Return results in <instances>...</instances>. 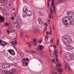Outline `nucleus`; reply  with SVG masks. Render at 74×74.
<instances>
[{"mask_svg":"<svg viewBox=\"0 0 74 74\" xmlns=\"http://www.w3.org/2000/svg\"><path fill=\"white\" fill-rule=\"evenodd\" d=\"M62 40L64 42V44L66 46L68 45L69 43H71L72 41V39L70 37L67 36H64L62 38Z\"/></svg>","mask_w":74,"mask_h":74,"instance_id":"nucleus-1","label":"nucleus"},{"mask_svg":"<svg viewBox=\"0 0 74 74\" xmlns=\"http://www.w3.org/2000/svg\"><path fill=\"white\" fill-rule=\"evenodd\" d=\"M23 15L24 18H26L27 17V16H32V11L30 10H27L26 12L23 13Z\"/></svg>","mask_w":74,"mask_h":74,"instance_id":"nucleus-2","label":"nucleus"},{"mask_svg":"<svg viewBox=\"0 0 74 74\" xmlns=\"http://www.w3.org/2000/svg\"><path fill=\"white\" fill-rule=\"evenodd\" d=\"M7 74H13L16 73V69H13L10 71H6Z\"/></svg>","mask_w":74,"mask_h":74,"instance_id":"nucleus-3","label":"nucleus"},{"mask_svg":"<svg viewBox=\"0 0 74 74\" xmlns=\"http://www.w3.org/2000/svg\"><path fill=\"white\" fill-rule=\"evenodd\" d=\"M21 22H20V21H18V20H15L14 22V26L15 27H17L18 26H19V23H20Z\"/></svg>","mask_w":74,"mask_h":74,"instance_id":"nucleus-4","label":"nucleus"},{"mask_svg":"<svg viewBox=\"0 0 74 74\" xmlns=\"http://www.w3.org/2000/svg\"><path fill=\"white\" fill-rule=\"evenodd\" d=\"M8 52L9 53L12 55H13L14 56V55H15V51H14V50L12 49H9L8 50Z\"/></svg>","mask_w":74,"mask_h":74,"instance_id":"nucleus-5","label":"nucleus"},{"mask_svg":"<svg viewBox=\"0 0 74 74\" xmlns=\"http://www.w3.org/2000/svg\"><path fill=\"white\" fill-rule=\"evenodd\" d=\"M62 23L64 24V25H66V27H69V26H67V25H69V26H71V23L70 21L69 22H68V23H65V21H62Z\"/></svg>","mask_w":74,"mask_h":74,"instance_id":"nucleus-6","label":"nucleus"},{"mask_svg":"<svg viewBox=\"0 0 74 74\" xmlns=\"http://www.w3.org/2000/svg\"><path fill=\"white\" fill-rule=\"evenodd\" d=\"M67 47L66 48V49L68 50L69 51H71V50H72V47L71 45L70 44H68L67 45Z\"/></svg>","mask_w":74,"mask_h":74,"instance_id":"nucleus-7","label":"nucleus"},{"mask_svg":"<svg viewBox=\"0 0 74 74\" xmlns=\"http://www.w3.org/2000/svg\"><path fill=\"white\" fill-rule=\"evenodd\" d=\"M70 56L69 53H65L64 55V57L65 58V59H68L69 58V57Z\"/></svg>","mask_w":74,"mask_h":74,"instance_id":"nucleus-8","label":"nucleus"},{"mask_svg":"<svg viewBox=\"0 0 74 74\" xmlns=\"http://www.w3.org/2000/svg\"><path fill=\"white\" fill-rule=\"evenodd\" d=\"M38 23L39 25H42L43 24V21L41 18H39L38 19Z\"/></svg>","mask_w":74,"mask_h":74,"instance_id":"nucleus-9","label":"nucleus"},{"mask_svg":"<svg viewBox=\"0 0 74 74\" xmlns=\"http://www.w3.org/2000/svg\"><path fill=\"white\" fill-rule=\"evenodd\" d=\"M8 65L7 64L4 63L3 64L2 67L3 69H7L8 68Z\"/></svg>","mask_w":74,"mask_h":74,"instance_id":"nucleus-10","label":"nucleus"},{"mask_svg":"<svg viewBox=\"0 0 74 74\" xmlns=\"http://www.w3.org/2000/svg\"><path fill=\"white\" fill-rule=\"evenodd\" d=\"M57 67L56 69V70H58V71H59V67H60V66L62 65V64L60 63V62H58L57 64Z\"/></svg>","mask_w":74,"mask_h":74,"instance_id":"nucleus-11","label":"nucleus"},{"mask_svg":"<svg viewBox=\"0 0 74 74\" xmlns=\"http://www.w3.org/2000/svg\"><path fill=\"white\" fill-rule=\"evenodd\" d=\"M23 10L24 12L23 13H25L27 11V8L26 6H25L24 8H23Z\"/></svg>","mask_w":74,"mask_h":74,"instance_id":"nucleus-12","label":"nucleus"},{"mask_svg":"<svg viewBox=\"0 0 74 74\" xmlns=\"http://www.w3.org/2000/svg\"><path fill=\"white\" fill-rule=\"evenodd\" d=\"M5 18L4 16L2 17V16H1L0 17V22L1 23H2L3 22H4V18Z\"/></svg>","mask_w":74,"mask_h":74,"instance_id":"nucleus-13","label":"nucleus"},{"mask_svg":"<svg viewBox=\"0 0 74 74\" xmlns=\"http://www.w3.org/2000/svg\"><path fill=\"white\" fill-rule=\"evenodd\" d=\"M34 32L35 33H37V32L39 33V32H40V30H39V29L37 28H35L34 29Z\"/></svg>","mask_w":74,"mask_h":74,"instance_id":"nucleus-14","label":"nucleus"},{"mask_svg":"<svg viewBox=\"0 0 74 74\" xmlns=\"http://www.w3.org/2000/svg\"><path fill=\"white\" fill-rule=\"evenodd\" d=\"M38 48L40 50H42L44 49V47L42 45H40L38 46Z\"/></svg>","mask_w":74,"mask_h":74,"instance_id":"nucleus-15","label":"nucleus"},{"mask_svg":"<svg viewBox=\"0 0 74 74\" xmlns=\"http://www.w3.org/2000/svg\"><path fill=\"white\" fill-rule=\"evenodd\" d=\"M15 18L16 19L15 21H16V20H18V21H20V22H21V19L19 18V17L18 16H15Z\"/></svg>","mask_w":74,"mask_h":74,"instance_id":"nucleus-16","label":"nucleus"},{"mask_svg":"<svg viewBox=\"0 0 74 74\" xmlns=\"http://www.w3.org/2000/svg\"><path fill=\"white\" fill-rule=\"evenodd\" d=\"M42 38H40V39H39L38 40V42L39 43V44H41V42H42Z\"/></svg>","mask_w":74,"mask_h":74,"instance_id":"nucleus-17","label":"nucleus"},{"mask_svg":"<svg viewBox=\"0 0 74 74\" xmlns=\"http://www.w3.org/2000/svg\"><path fill=\"white\" fill-rule=\"evenodd\" d=\"M10 33H14L15 31V29H11L10 30Z\"/></svg>","mask_w":74,"mask_h":74,"instance_id":"nucleus-18","label":"nucleus"},{"mask_svg":"<svg viewBox=\"0 0 74 74\" xmlns=\"http://www.w3.org/2000/svg\"><path fill=\"white\" fill-rule=\"evenodd\" d=\"M3 43H4V44H1V45H2V46H3V47H5V45H6L7 43H6L4 42H3Z\"/></svg>","mask_w":74,"mask_h":74,"instance_id":"nucleus-19","label":"nucleus"},{"mask_svg":"<svg viewBox=\"0 0 74 74\" xmlns=\"http://www.w3.org/2000/svg\"><path fill=\"white\" fill-rule=\"evenodd\" d=\"M27 44L29 45V47H31L32 46V44H30V42H27Z\"/></svg>","mask_w":74,"mask_h":74,"instance_id":"nucleus-20","label":"nucleus"},{"mask_svg":"<svg viewBox=\"0 0 74 74\" xmlns=\"http://www.w3.org/2000/svg\"><path fill=\"white\" fill-rule=\"evenodd\" d=\"M61 2H62L61 0H57L56 3L58 4H59V3H60Z\"/></svg>","mask_w":74,"mask_h":74,"instance_id":"nucleus-21","label":"nucleus"},{"mask_svg":"<svg viewBox=\"0 0 74 74\" xmlns=\"http://www.w3.org/2000/svg\"><path fill=\"white\" fill-rule=\"evenodd\" d=\"M70 22H71V25H74V21H70Z\"/></svg>","mask_w":74,"mask_h":74,"instance_id":"nucleus-22","label":"nucleus"},{"mask_svg":"<svg viewBox=\"0 0 74 74\" xmlns=\"http://www.w3.org/2000/svg\"><path fill=\"white\" fill-rule=\"evenodd\" d=\"M23 34V31L21 30L20 31V36H22Z\"/></svg>","mask_w":74,"mask_h":74,"instance_id":"nucleus-23","label":"nucleus"},{"mask_svg":"<svg viewBox=\"0 0 74 74\" xmlns=\"http://www.w3.org/2000/svg\"><path fill=\"white\" fill-rule=\"evenodd\" d=\"M5 27H6V26H8V23H5Z\"/></svg>","mask_w":74,"mask_h":74,"instance_id":"nucleus-24","label":"nucleus"},{"mask_svg":"<svg viewBox=\"0 0 74 74\" xmlns=\"http://www.w3.org/2000/svg\"><path fill=\"white\" fill-rule=\"evenodd\" d=\"M58 71L60 73H62V69H58Z\"/></svg>","mask_w":74,"mask_h":74,"instance_id":"nucleus-25","label":"nucleus"},{"mask_svg":"<svg viewBox=\"0 0 74 74\" xmlns=\"http://www.w3.org/2000/svg\"><path fill=\"white\" fill-rule=\"evenodd\" d=\"M45 40H48V36H47V35H46L45 36Z\"/></svg>","mask_w":74,"mask_h":74,"instance_id":"nucleus-26","label":"nucleus"},{"mask_svg":"<svg viewBox=\"0 0 74 74\" xmlns=\"http://www.w3.org/2000/svg\"><path fill=\"white\" fill-rule=\"evenodd\" d=\"M56 10V7H55V6H54L53 7V10L54 11V12H55V11H56V10Z\"/></svg>","mask_w":74,"mask_h":74,"instance_id":"nucleus-27","label":"nucleus"},{"mask_svg":"<svg viewBox=\"0 0 74 74\" xmlns=\"http://www.w3.org/2000/svg\"><path fill=\"white\" fill-rule=\"evenodd\" d=\"M40 55H44V54L41 51L40 53H39Z\"/></svg>","mask_w":74,"mask_h":74,"instance_id":"nucleus-28","label":"nucleus"},{"mask_svg":"<svg viewBox=\"0 0 74 74\" xmlns=\"http://www.w3.org/2000/svg\"><path fill=\"white\" fill-rule=\"evenodd\" d=\"M36 40H37L36 38H34L33 39V41L34 42H36Z\"/></svg>","mask_w":74,"mask_h":74,"instance_id":"nucleus-29","label":"nucleus"},{"mask_svg":"<svg viewBox=\"0 0 74 74\" xmlns=\"http://www.w3.org/2000/svg\"><path fill=\"white\" fill-rule=\"evenodd\" d=\"M8 1L10 3H12V0H8Z\"/></svg>","mask_w":74,"mask_h":74,"instance_id":"nucleus-30","label":"nucleus"},{"mask_svg":"<svg viewBox=\"0 0 74 74\" xmlns=\"http://www.w3.org/2000/svg\"><path fill=\"white\" fill-rule=\"evenodd\" d=\"M11 20H14V16H12L11 18Z\"/></svg>","mask_w":74,"mask_h":74,"instance_id":"nucleus-31","label":"nucleus"},{"mask_svg":"<svg viewBox=\"0 0 74 74\" xmlns=\"http://www.w3.org/2000/svg\"><path fill=\"white\" fill-rule=\"evenodd\" d=\"M53 10H51V14H53Z\"/></svg>","mask_w":74,"mask_h":74,"instance_id":"nucleus-32","label":"nucleus"},{"mask_svg":"<svg viewBox=\"0 0 74 74\" xmlns=\"http://www.w3.org/2000/svg\"><path fill=\"white\" fill-rule=\"evenodd\" d=\"M45 42L48 43V39H45Z\"/></svg>","mask_w":74,"mask_h":74,"instance_id":"nucleus-33","label":"nucleus"},{"mask_svg":"<svg viewBox=\"0 0 74 74\" xmlns=\"http://www.w3.org/2000/svg\"><path fill=\"white\" fill-rule=\"evenodd\" d=\"M12 44V45H14V42L12 41L11 42Z\"/></svg>","mask_w":74,"mask_h":74,"instance_id":"nucleus-34","label":"nucleus"},{"mask_svg":"<svg viewBox=\"0 0 74 74\" xmlns=\"http://www.w3.org/2000/svg\"><path fill=\"white\" fill-rule=\"evenodd\" d=\"M51 5L52 6H53L54 5L55 3H54V2H51Z\"/></svg>","mask_w":74,"mask_h":74,"instance_id":"nucleus-35","label":"nucleus"},{"mask_svg":"<svg viewBox=\"0 0 74 74\" xmlns=\"http://www.w3.org/2000/svg\"><path fill=\"white\" fill-rule=\"evenodd\" d=\"M14 43V44H15V45H16L17 44V42L15 40Z\"/></svg>","mask_w":74,"mask_h":74,"instance_id":"nucleus-36","label":"nucleus"},{"mask_svg":"<svg viewBox=\"0 0 74 74\" xmlns=\"http://www.w3.org/2000/svg\"><path fill=\"white\" fill-rule=\"evenodd\" d=\"M25 65H26V66H27V65H28V63H27V62H26Z\"/></svg>","mask_w":74,"mask_h":74,"instance_id":"nucleus-37","label":"nucleus"},{"mask_svg":"<svg viewBox=\"0 0 74 74\" xmlns=\"http://www.w3.org/2000/svg\"><path fill=\"white\" fill-rule=\"evenodd\" d=\"M49 35H51L52 34V31H50V32L49 33Z\"/></svg>","mask_w":74,"mask_h":74,"instance_id":"nucleus-38","label":"nucleus"},{"mask_svg":"<svg viewBox=\"0 0 74 74\" xmlns=\"http://www.w3.org/2000/svg\"><path fill=\"white\" fill-rule=\"evenodd\" d=\"M24 2H25V3H26V2H27V0H23Z\"/></svg>","mask_w":74,"mask_h":74,"instance_id":"nucleus-39","label":"nucleus"},{"mask_svg":"<svg viewBox=\"0 0 74 74\" xmlns=\"http://www.w3.org/2000/svg\"><path fill=\"white\" fill-rule=\"evenodd\" d=\"M59 39H58V41H57V45H58V44H59Z\"/></svg>","mask_w":74,"mask_h":74,"instance_id":"nucleus-40","label":"nucleus"},{"mask_svg":"<svg viewBox=\"0 0 74 74\" xmlns=\"http://www.w3.org/2000/svg\"><path fill=\"white\" fill-rule=\"evenodd\" d=\"M22 62L23 64H24L25 63V62L23 61V60H22Z\"/></svg>","mask_w":74,"mask_h":74,"instance_id":"nucleus-41","label":"nucleus"},{"mask_svg":"<svg viewBox=\"0 0 74 74\" xmlns=\"http://www.w3.org/2000/svg\"><path fill=\"white\" fill-rule=\"evenodd\" d=\"M52 61L53 63H54L55 60H53V59H52Z\"/></svg>","mask_w":74,"mask_h":74,"instance_id":"nucleus-42","label":"nucleus"},{"mask_svg":"<svg viewBox=\"0 0 74 74\" xmlns=\"http://www.w3.org/2000/svg\"><path fill=\"white\" fill-rule=\"evenodd\" d=\"M25 60L26 61H29V59L28 58H26V59Z\"/></svg>","mask_w":74,"mask_h":74,"instance_id":"nucleus-43","label":"nucleus"},{"mask_svg":"<svg viewBox=\"0 0 74 74\" xmlns=\"http://www.w3.org/2000/svg\"><path fill=\"white\" fill-rule=\"evenodd\" d=\"M47 4H48V6H49V1H48L47 2Z\"/></svg>","mask_w":74,"mask_h":74,"instance_id":"nucleus-44","label":"nucleus"},{"mask_svg":"<svg viewBox=\"0 0 74 74\" xmlns=\"http://www.w3.org/2000/svg\"><path fill=\"white\" fill-rule=\"evenodd\" d=\"M7 32L8 33V34H9V33H10V31H9L8 30H7Z\"/></svg>","mask_w":74,"mask_h":74,"instance_id":"nucleus-45","label":"nucleus"},{"mask_svg":"<svg viewBox=\"0 0 74 74\" xmlns=\"http://www.w3.org/2000/svg\"><path fill=\"white\" fill-rule=\"evenodd\" d=\"M46 34L47 35H48V34H49V32L48 31H47L46 32Z\"/></svg>","mask_w":74,"mask_h":74,"instance_id":"nucleus-46","label":"nucleus"},{"mask_svg":"<svg viewBox=\"0 0 74 74\" xmlns=\"http://www.w3.org/2000/svg\"><path fill=\"white\" fill-rule=\"evenodd\" d=\"M49 17L50 19H51V14H50Z\"/></svg>","mask_w":74,"mask_h":74,"instance_id":"nucleus-47","label":"nucleus"},{"mask_svg":"<svg viewBox=\"0 0 74 74\" xmlns=\"http://www.w3.org/2000/svg\"><path fill=\"white\" fill-rule=\"evenodd\" d=\"M51 57H53V56H54V55H53V53H52L51 54Z\"/></svg>","mask_w":74,"mask_h":74,"instance_id":"nucleus-48","label":"nucleus"},{"mask_svg":"<svg viewBox=\"0 0 74 74\" xmlns=\"http://www.w3.org/2000/svg\"><path fill=\"white\" fill-rule=\"evenodd\" d=\"M25 37H26L27 38V39H28V38H29V37H28V36H27V35L25 36Z\"/></svg>","mask_w":74,"mask_h":74,"instance_id":"nucleus-49","label":"nucleus"},{"mask_svg":"<svg viewBox=\"0 0 74 74\" xmlns=\"http://www.w3.org/2000/svg\"><path fill=\"white\" fill-rule=\"evenodd\" d=\"M54 44L53 43L51 44V47H53V46H54L53 45Z\"/></svg>","mask_w":74,"mask_h":74,"instance_id":"nucleus-50","label":"nucleus"},{"mask_svg":"<svg viewBox=\"0 0 74 74\" xmlns=\"http://www.w3.org/2000/svg\"><path fill=\"white\" fill-rule=\"evenodd\" d=\"M25 58H24L23 60V61H26V60H25Z\"/></svg>","mask_w":74,"mask_h":74,"instance_id":"nucleus-51","label":"nucleus"},{"mask_svg":"<svg viewBox=\"0 0 74 74\" xmlns=\"http://www.w3.org/2000/svg\"><path fill=\"white\" fill-rule=\"evenodd\" d=\"M51 42H53V39H51L50 40Z\"/></svg>","mask_w":74,"mask_h":74,"instance_id":"nucleus-52","label":"nucleus"},{"mask_svg":"<svg viewBox=\"0 0 74 74\" xmlns=\"http://www.w3.org/2000/svg\"><path fill=\"white\" fill-rule=\"evenodd\" d=\"M56 61L58 62L59 61V60L58 59V58H57L56 60Z\"/></svg>","mask_w":74,"mask_h":74,"instance_id":"nucleus-53","label":"nucleus"},{"mask_svg":"<svg viewBox=\"0 0 74 74\" xmlns=\"http://www.w3.org/2000/svg\"><path fill=\"white\" fill-rule=\"evenodd\" d=\"M44 25L45 26H47V23H45Z\"/></svg>","mask_w":74,"mask_h":74,"instance_id":"nucleus-54","label":"nucleus"},{"mask_svg":"<svg viewBox=\"0 0 74 74\" xmlns=\"http://www.w3.org/2000/svg\"><path fill=\"white\" fill-rule=\"evenodd\" d=\"M68 70H71V69L70 67H69L68 68Z\"/></svg>","mask_w":74,"mask_h":74,"instance_id":"nucleus-55","label":"nucleus"},{"mask_svg":"<svg viewBox=\"0 0 74 74\" xmlns=\"http://www.w3.org/2000/svg\"><path fill=\"white\" fill-rule=\"evenodd\" d=\"M65 23H66V22H67V20H65Z\"/></svg>","mask_w":74,"mask_h":74,"instance_id":"nucleus-56","label":"nucleus"},{"mask_svg":"<svg viewBox=\"0 0 74 74\" xmlns=\"http://www.w3.org/2000/svg\"><path fill=\"white\" fill-rule=\"evenodd\" d=\"M54 1H55V0H52L51 2L54 3V2H53Z\"/></svg>","mask_w":74,"mask_h":74,"instance_id":"nucleus-57","label":"nucleus"},{"mask_svg":"<svg viewBox=\"0 0 74 74\" xmlns=\"http://www.w3.org/2000/svg\"><path fill=\"white\" fill-rule=\"evenodd\" d=\"M68 20L69 21H70V20H71V19H70V18H68Z\"/></svg>","mask_w":74,"mask_h":74,"instance_id":"nucleus-58","label":"nucleus"},{"mask_svg":"<svg viewBox=\"0 0 74 74\" xmlns=\"http://www.w3.org/2000/svg\"><path fill=\"white\" fill-rule=\"evenodd\" d=\"M47 30V28H45L44 29L45 31H46Z\"/></svg>","mask_w":74,"mask_h":74,"instance_id":"nucleus-59","label":"nucleus"},{"mask_svg":"<svg viewBox=\"0 0 74 74\" xmlns=\"http://www.w3.org/2000/svg\"><path fill=\"white\" fill-rule=\"evenodd\" d=\"M13 11H14V10H15V8H13Z\"/></svg>","mask_w":74,"mask_h":74,"instance_id":"nucleus-60","label":"nucleus"},{"mask_svg":"<svg viewBox=\"0 0 74 74\" xmlns=\"http://www.w3.org/2000/svg\"><path fill=\"white\" fill-rule=\"evenodd\" d=\"M67 65L66 64L65 65V67H66V69H67Z\"/></svg>","mask_w":74,"mask_h":74,"instance_id":"nucleus-61","label":"nucleus"},{"mask_svg":"<svg viewBox=\"0 0 74 74\" xmlns=\"http://www.w3.org/2000/svg\"><path fill=\"white\" fill-rule=\"evenodd\" d=\"M70 14V12H68V13H67V14Z\"/></svg>","mask_w":74,"mask_h":74,"instance_id":"nucleus-62","label":"nucleus"},{"mask_svg":"<svg viewBox=\"0 0 74 74\" xmlns=\"http://www.w3.org/2000/svg\"><path fill=\"white\" fill-rule=\"evenodd\" d=\"M64 18H68V17H66V16H65L64 17Z\"/></svg>","mask_w":74,"mask_h":74,"instance_id":"nucleus-63","label":"nucleus"},{"mask_svg":"<svg viewBox=\"0 0 74 74\" xmlns=\"http://www.w3.org/2000/svg\"><path fill=\"white\" fill-rule=\"evenodd\" d=\"M9 6H11V4H9Z\"/></svg>","mask_w":74,"mask_h":74,"instance_id":"nucleus-64","label":"nucleus"}]
</instances>
